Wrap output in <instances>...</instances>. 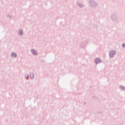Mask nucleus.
Listing matches in <instances>:
<instances>
[{"mask_svg": "<svg viewBox=\"0 0 125 125\" xmlns=\"http://www.w3.org/2000/svg\"><path fill=\"white\" fill-rule=\"evenodd\" d=\"M31 52L33 53V54H34V55H37V52H36L35 50H32Z\"/></svg>", "mask_w": 125, "mask_h": 125, "instance_id": "nucleus-1", "label": "nucleus"}, {"mask_svg": "<svg viewBox=\"0 0 125 125\" xmlns=\"http://www.w3.org/2000/svg\"><path fill=\"white\" fill-rule=\"evenodd\" d=\"M11 55L13 57H16V56H17V55H16V54L15 53H12Z\"/></svg>", "mask_w": 125, "mask_h": 125, "instance_id": "nucleus-2", "label": "nucleus"}, {"mask_svg": "<svg viewBox=\"0 0 125 125\" xmlns=\"http://www.w3.org/2000/svg\"><path fill=\"white\" fill-rule=\"evenodd\" d=\"M122 46H123V47H125V44H123L122 45Z\"/></svg>", "mask_w": 125, "mask_h": 125, "instance_id": "nucleus-6", "label": "nucleus"}, {"mask_svg": "<svg viewBox=\"0 0 125 125\" xmlns=\"http://www.w3.org/2000/svg\"><path fill=\"white\" fill-rule=\"evenodd\" d=\"M19 34H20V35H23V32H20V33H19Z\"/></svg>", "mask_w": 125, "mask_h": 125, "instance_id": "nucleus-5", "label": "nucleus"}, {"mask_svg": "<svg viewBox=\"0 0 125 125\" xmlns=\"http://www.w3.org/2000/svg\"><path fill=\"white\" fill-rule=\"evenodd\" d=\"M95 62H96V63H97H97H100V62H101V61H100V60H99V59H97L96 60Z\"/></svg>", "mask_w": 125, "mask_h": 125, "instance_id": "nucleus-3", "label": "nucleus"}, {"mask_svg": "<svg viewBox=\"0 0 125 125\" xmlns=\"http://www.w3.org/2000/svg\"><path fill=\"white\" fill-rule=\"evenodd\" d=\"M30 77L31 79H34V74H31Z\"/></svg>", "mask_w": 125, "mask_h": 125, "instance_id": "nucleus-4", "label": "nucleus"}]
</instances>
